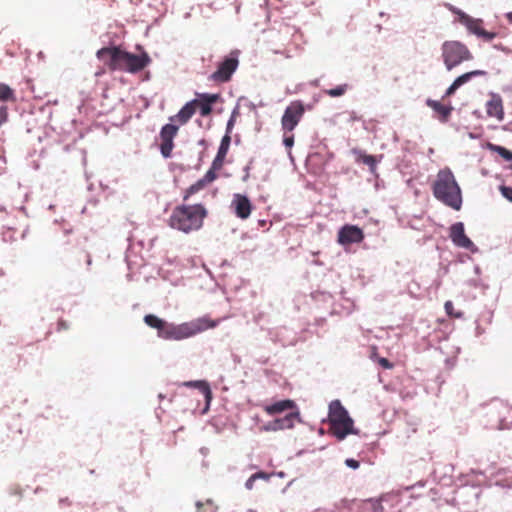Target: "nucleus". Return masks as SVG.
<instances>
[{
	"label": "nucleus",
	"instance_id": "obj_1",
	"mask_svg": "<svg viewBox=\"0 0 512 512\" xmlns=\"http://www.w3.org/2000/svg\"><path fill=\"white\" fill-rule=\"evenodd\" d=\"M144 322L150 328L157 330L158 337L165 340L180 341L215 328L220 323V320H213L208 316H203L181 324H174L154 314H147L144 316Z\"/></svg>",
	"mask_w": 512,
	"mask_h": 512
},
{
	"label": "nucleus",
	"instance_id": "obj_2",
	"mask_svg": "<svg viewBox=\"0 0 512 512\" xmlns=\"http://www.w3.org/2000/svg\"><path fill=\"white\" fill-rule=\"evenodd\" d=\"M96 56L110 71L120 70L129 73L140 72L151 61L147 53L135 55L118 46L103 47L97 51Z\"/></svg>",
	"mask_w": 512,
	"mask_h": 512
},
{
	"label": "nucleus",
	"instance_id": "obj_3",
	"mask_svg": "<svg viewBox=\"0 0 512 512\" xmlns=\"http://www.w3.org/2000/svg\"><path fill=\"white\" fill-rule=\"evenodd\" d=\"M433 194L445 205L454 210H460L462 205L461 189L450 169L445 168L438 172L433 184Z\"/></svg>",
	"mask_w": 512,
	"mask_h": 512
},
{
	"label": "nucleus",
	"instance_id": "obj_4",
	"mask_svg": "<svg viewBox=\"0 0 512 512\" xmlns=\"http://www.w3.org/2000/svg\"><path fill=\"white\" fill-rule=\"evenodd\" d=\"M206 215V209L200 204L180 205L174 208L169 225L174 229L189 233L202 227Z\"/></svg>",
	"mask_w": 512,
	"mask_h": 512
},
{
	"label": "nucleus",
	"instance_id": "obj_5",
	"mask_svg": "<svg viewBox=\"0 0 512 512\" xmlns=\"http://www.w3.org/2000/svg\"><path fill=\"white\" fill-rule=\"evenodd\" d=\"M330 432L338 439L343 440L349 434H357L354 429V421L339 400H333L329 404Z\"/></svg>",
	"mask_w": 512,
	"mask_h": 512
},
{
	"label": "nucleus",
	"instance_id": "obj_6",
	"mask_svg": "<svg viewBox=\"0 0 512 512\" xmlns=\"http://www.w3.org/2000/svg\"><path fill=\"white\" fill-rule=\"evenodd\" d=\"M441 51L444 65L448 71L473 58L467 46L459 41H445L441 46Z\"/></svg>",
	"mask_w": 512,
	"mask_h": 512
},
{
	"label": "nucleus",
	"instance_id": "obj_7",
	"mask_svg": "<svg viewBox=\"0 0 512 512\" xmlns=\"http://www.w3.org/2000/svg\"><path fill=\"white\" fill-rule=\"evenodd\" d=\"M239 65L238 52L232 51L229 56L225 57L219 64L215 72L209 79L216 83H225L231 79L232 74Z\"/></svg>",
	"mask_w": 512,
	"mask_h": 512
},
{
	"label": "nucleus",
	"instance_id": "obj_8",
	"mask_svg": "<svg viewBox=\"0 0 512 512\" xmlns=\"http://www.w3.org/2000/svg\"><path fill=\"white\" fill-rule=\"evenodd\" d=\"M452 11L459 15L460 23L465 25L471 33L477 35L478 37H482L486 41H492L497 36L495 32L486 31L482 27V20L474 19L460 10L453 9Z\"/></svg>",
	"mask_w": 512,
	"mask_h": 512
},
{
	"label": "nucleus",
	"instance_id": "obj_9",
	"mask_svg": "<svg viewBox=\"0 0 512 512\" xmlns=\"http://www.w3.org/2000/svg\"><path fill=\"white\" fill-rule=\"evenodd\" d=\"M178 126L168 123L160 130V152L164 158H170L174 148V138L178 133Z\"/></svg>",
	"mask_w": 512,
	"mask_h": 512
},
{
	"label": "nucleus",
	"instance_id": "obj_10",
	"mask_svg": "<svg viewBox=\"0 0 512 512\" xmlns=\"http://www.w3.org/2000/svg\"><path fill=\"white\" fill-rule=\"evenodd\" d=\"M365 235L361 228L356 225L346 224L342 226L337 235V242L342 246L360 243Z\"/></svg>",
	"mask_w": 512,
	"mask_h": 512
},
{
	"label": "nucleus",
	"instance_id": "obj_11",
	"mask_svg": "<svg viewBox=\"0 0 512 512\" xmlns=\"http://www.w3.org/2000/svg\"><path fill=\"white\" fill-rule=\"evenodd\" d=\"M449 237L457 247L474 251L475 245L465 234L464 224L462 222H456L451 225L449 229Z\"/></svg>",
	"mask_w": 512,
	"mask_h": 512
},
{
	"label": "nucleus",
	"instance_id": "obj_12",
	"mask_svg": "<svg viewBox=\"0 0 512 512\" xmlns=\"http://www.w3.org/2000/svg\"><path fill=\"white\" fill-rule=\"evenodd\" d=\"M196 95L197 98L192 100L196 101L195 109H199L203 117L210 115L212 113V105L219 100L220 95L210 93H197Z\"/></svg>",
	"mask_w": 512,
	"mask_h": 512
},
{
	"label": "nucleus",
	"instance_id": "obj_13",
	"mask_svg": "<svg viewBox=\"0 0 512 512\" xmlns=\"http://www.w3.org/2000/svg\"><path fill=\"white\" fill-rule=\"evenodd\" d=\"M486 113L489 117L495 118L498 121L504 119L503 100L499 94L492 93L489 100L486 102Z\"/></svg>",
	"mask_w": 512,
	"mask_h": 512
},
{
	"label": "nucleus",
	"instance_id": "obj_14",
	"mask_svg": "<svg viewBox=\"0 0 512 512\" xmlns=\"http://www.w3.org/2000/svg\"><path fill=\"white\" fill-rule=\"evenodd\" d=\"M232 205L234 206L235 214L241 219H246L251 214L252 205L245 195L235 194Z\"/></svg>",
	"mask_w": 512,
	"mask_h": 512
},
{
	"label": "nucleus",
	"instance_id": "obj_15",
	"mask_svg": "<svg viewBox=\"0 0 512 512\" xmlns=\"http://www.w3.org/2000/svg\"><path fill=\"white\" fill-rule=\"evenodd\" d=\"M195 104H196V101H189L187 102L181 109L180 111L174 115V116H171L169 118V120L171 122H178L180 125H184L186 124L191 118L192 116L195 114L196 112V109H195Z\"/></svg>",
	"mask_w": 512,
	"mask_h": 512
},
{
	"label": "nucleus",
	"instance_id": "obj_16",
	"mask_svg": "<svg viewBox=\"0 0 512 512\" xmlns=\"http://www.w3.org/2000/svg\"><path fill=\"white\" fill-rule=\"evenodd\" d=\"M426 104L437 114L439 121L443 123L448 121L453 110L451 105H444L441 102L432 99H428Z\"/></svg>",
	"mask_w": 512,
	"mask_h": 512
},
{
	"label": "nucleus",
	"instance_id": "obj_17",
	"mask_svg": "<svg viewBox=\"0 0 512 512\" xmlns=\"http://www.w3.org/2000/svg\"><path fill=\"white\" fill-rule=\"evenodd\" d=\"M230 143H231V136L224 135V137L221 140L220 146L218 148L216 157L214 158V160L212 162L213 169H221L222 168V166L224 164L225 157L229 150Z\"/></svg>",
	"mask_w": 512,
	"mask_h": 512
},
{
	"label": "nucleus",
	"instance_id": "obj_18",
	"mask_svg": "<svg viewBox=\"0 0 512 512\" xmlns=\"http://www.w3.org/2000/svg\"><path fill=\"white\" fill-rule=\"evenodd\" d=\"M305 112V107L300 101L290 103V131L298 124Z\"/></svg>",
	"mask_w": 512,
	"mask_h": 512
},
{
	"label": "nucleus",
	"instance_id": "obj_19",
	"mask_svg": "<svg viewBox=\"0 0 512 512\" xmlns=\"http://www.w3.org/2000/svg\"><path fill=\"white\" fill-rule=\"evenodd\" d=\"M188 387H196L200 390V392L204 395L207 405H209L212 400V391L211 388L206 381H190L185 383Z\"/></svg>",
	"mask_w": 512,
	"mask_h": 512
},
{
	"label": "nucleus",
	"instance_id": "obj_20",
	"mask_svg": "<svg viewBox=\"0 0 512 512\" xmlns=\"http://www.w3.org/2000/svg\"><path fill=\"white\" fill-rule=\"evenodd\" d=\"M288 409V400H282L272 405L265 406L264 410L267 414L274 416Z\"/></svg>",
	"mask_w": 512,
	"mask_h": 512
},
{
	"label": "nucleus",
	"instance_id": "obj_21",
	"mask_svg": "<svg viewBox=\"0 0 512 512\" xmlns=\"http://www.w3.org/2000/svg\"><path fill=\"white\" fill-rule=\"evenodd\" d=\"M482 75H485V71H482V70L470 71V72L464 73V74L460 75L459 77H457L454 80V83L459 88L462 85H464L467 82H469L473 77H475V76H482Z\"/></svg>",
	"mask_w": 512,
	"mask_h": 512
},
{
	"label": "nucleus",
	"instance_id": "obj_22",
	"mask_svg": "<svg viewBox=\"0 0 512 512\" xmlns=\"http://www.w3.org/2000/svg\"><path fill=\"white\" fill-rule=\"evenodd\" d=\"M486 147L497 154H499L502 158H504L506 161L512 160V151L506 149L503 146H499L493 143H487Z\"/></svg>",
	"mask_w": 512,
	"mask_h": 512
},
{
	"label": "nucleus",
	"instance_id": "obj_23",
	"mask_svg": "<svg viewBox=\"0 0 512 512\" xmlns=\"http://www.w3.org/2000/svg\"><path fill=\"white\" fill-rule=\"evenodd\" d=\"M287 421H288V416H285L284 418L275 419L271 422H268L265 425V429L267 431H277V430L285 429L287 427Z\"/></svg>",
	"mask_w": 512,
	"mask_h": 512
},
{
	"label": "nucleus",
	"instance_id": "obj_24",
	"mask_svg": "<svg viewBox=\"0 0 512 512\" xmlns=\"http://www.w3.org/2000/svg\"><path fill=\"white\" fill-rule=\"evenodd\" d=\"M0 100L15 101L14 91L6 84L0 82Z\"/></svg>",
	"mask_w": 512,
	"mask_h": 512
},
{
	"label": "nucleus",
	"instance_id": "obj_25",
	"mask_svg": "<svg viewBox=\"0 0 512 512\" xmlns=\"http://www.w3.org/2000/svg\"><path fill=\"white\" fill-rule=\"evenodd\" d=\"M347 89L348 85L342 84L335 88L325 90V94H327L330 97H340L346 93Z\"/></svg>",
	"mask_w": 512,
	"mask_h": 512
},
{
	"label": "nucleus",
	"instance_id": "obj_26",
	"mask_svg": "<svg viewBox=\"0 0 512 512\" xmlns=\"http://www.w3.org/2000/svg\"><path fill=\"white\" fill-rule=\"evenodd\" d=\"M444 309H445L446 314L451 318H462L463 317V312L456 311L454 309V305H453L452 301H450V300L445 302Z\"/></svg>",
	"mask_w": 512,
	"mask_h": 512
},
{
	"label": "nucleus",
	"instance_id": "obj_27",
	"mask_svg": "<svg viewBox=\"0 0 512 512\" xmlns=\"http://www.w3.org/2000/svg\"><path fill=\"white\" fill-rule=\"evenodd\" d=\"M205 187V185L203 184V182L201 180H198L196 183H194L193 185H191L186 191H185V194H184V200L186 201L191 195L199 192L200 190H202L203 188Z\"/></svg>",
	"mask_w": 512,
	"mask_h": 512
},
{
	"label": "nucleus",
	"instance_id": "obj_28",
	"mask_svg": "<svg viewBox=\"0 0 512 512\" xmlns=\"http://www.w3.org/2000/svg\"><path fill=\"white\" fill-rule=\"evenodd\" d=\"M357 161L369 166L371 170H373L376 166V159L372 155L361 153L359 154Z\"/></svg>",
	"mask_w": 512,
	"mask_h": 512
},
{
	"label": "nucleus",
	"instance_id": "obj_29",
	"mask_svg": "<svg viewBox=\"0 0 512 512\" xmlns=\"http://www.w3.org/2000/svg\"><path fill=\"white\" fill-rule=\"evenodd\" d=\"M238 116H239V110H238V108H235L232 111L231 116H230V118H229V120L227 122L226 134L225 135H229L230 136Z\"/></svg>",
	"mask_w": 512,
	"mask_h": 512
},
{
	"label": "nucleus",
	"instance_id": "obj_30",
	"mask_svg": "<svg viewBox=\"0 0 512 512\" xmlns=\"http://www.w3.org/2000/svg\"><path fill=\"white\" fill-rule=\"evenodd\" d=\"M215 170H216V169H213V166H212V167H211V168L206 172V174L203 176V178H202V179H200V180L203 182V184H204L205 186H206L207 184H209V183L213 182V181L216 179L217 175H216V173H215Z\"/></svg>",
	"mask_w": 512,
	"mask_h": 512
},
{
	"label": "nucleus",
	"instance_id": "obj_31",
	"mask_svg": "<svg viewBox=\"0 0 512 512\" xmlns=\"http://www.w3.org/2000/svg\"><path fill=\"white\" fill-rule=\"evenodd\" d=\"M289 408H290V422H292L293 420H297L300 422L301 419L299 417L298 408L292 400H290Z\"/></svg>",
	"mask_w": 512,
	"mask_h": 512
},
{
	"label": "nucleus",
	"instance_id": "obj_32",
	"mask_svg": "<svg viewBox=\"0 0 512 512\" xmlns=\"http://www.w3.org/2000/svg\"><path fill=\"white\" fill-rule=\"evenodd\" d=\"M499 190L503 197L512 202V187L502 185L500 186Z\"/></svg>",
	"mask_w": 512,
	"mask_h": 512
},
{
	"label": "nucleus",
	"instance_id": "obj_33",
	"mask_svg": "<svg viewBox=\"0 0 512 512\" xmlns=\"http://www.w3.org/2000/svg\"><path fill=\"white\" fill-rule=\"evenodd\" d=\"M8 113H7V107L1 106L0 107V126L7 121Z\"/></svg>",
	"mask_w": 512,
	"mask_h": 512
},
{
	"label": "nucleus",
	"instance_id": "obj_34",
	"mask_svg": "<svg viewBox=\"0 0 512 512\" xmlns=\"http://www.w3.org/2000/svg\"><path fill=\"white\" fill-rule=\"evenodd\" d=\"M345 464H346L348 467L352 468V469H357V468H359V466H360L359 461H357V460H355V459H352V458H348V459H346V460H345Z\"/></svg>",
	"mask_w": 512,
	"mask_h": 512
},
{
	"label": "nucleus",
	"instance_id": "obj_35",
	"mask_svg": "<svg viewBox=\"0 0 512 512\" xmlns=\"http://www.w3.org/2000/svg\"><path fill=\"white\" fill-rule=\"evenodd\" d=\"M69 328V325L68 323L63 320V319H60L57 323V330L58 331H63V330H67Z\"/></svg>",
	"mask_w": 512,
	"mask_h": 512
},
{
	"label": "nucleus",
	"instance_id": "obj_36",
	"mask_svg": "<svg viewBox=\"0 0 512 512\" xmlns=\"http://www.w3.org/2000/svg\"><path fill=\"white\" fill-rule=\"evenodd\" d=\"M379 364L385 369H391L393 367V364L390 363L389 360L386 358H380Z\"/></svg>",
	"mask_w": 512,
	"mask_h": 512
},
{
	"label": "nucleus",
	"instance_id": "obj_37",
	"mask_svg": "<svg viewBox=\"0 0 512 512\" xmlns=\"http://www.w3.org/2000/svg\"><path fill=\"white\" fill-rule=\"evenodd\" d=\"M458 89L457 85L453 82L446 90L445 96H451Z\"/></svg>",
	"mask_w": 512,
	"mask_h": 512
},
{
	"label": "nucleus",
	"instance_id": "obj_38",
	"mask_svg": "<svg viewBox=\"0 0 512 512\" xmlns=\"http://www.w3.org/2000/svg\"><path fill=\"white\" fill-rule=\"evenodd\" d=\"M256 481V476H250L245 483V487L251 490L254 486V482Z\"/></svg>",
	"mask_w": 512,
	"mask_h": 512
},
{
	"label": "nucleus",
	"instance_id": "obj_39",
	"mask_svg": "<svg viewBox=\"0 0 512 512\" xmlns=\"http://www.w3.org/2000/svg\"><path fill=\"white\" fill-rule=\"evenodd\" d=\"M282 125L284 129H286V127L288 126V108H286V110L283 113Z\"/></svg>",
	"mask_w": 512,
	"mask_h": 512
},
{
	"label": "nucleus",
	"instance_id": "obj_40",
	"mask_svg": "<svg viewBox=\"0 0 512 512\" xmlns=\"http://www.w3.org/2000/svg\"><path fill=\"white\" fill-rule=\"evenodd\" d=\"M252 476H256V480H257V479H260V478H262V479H268V477H269V476H268L266 473H264V472H257V473H255V474H253Z\"/></svg>",
	"mask_w": 512,
	"mask_h": 512
},
{
	"label": "nucleus",
	"instance_id": "obj_41",
	"mask_svg": "<svg viewBox=\"0 0 512 512\" xmlns=\"http://www.w3.org/2000/svg\"><path fill=\"white\" fill-rule=\"evenodd\" d=\"M84 257L86 259L87 266H91V264H92L91 255L88 252H84Z\"/></svg>",
	"mask_w": 512,
	"mask_h": 512
},
{
	"label": "nucleus",
	"instance_id": "obj_42",
	"mask_svg": "<svg viewBox=\"0 0 512 512\" xmlns=\"http://www.w3.org/2000/svg\"><path fill=\"white\" fill-rule=\"evenodd\" d=\"M283 144L288 147V136L286 135V133H284L283 135Z\"/></svg>",
	"mask_w": 512,
	"mask_h": 512
},
{
	"label": "nucleus",
	"instance_id": "obj_43",
	"mask_svg": "<svg viewBox=\"0 0 512 512\" xmlns=\"http://www.w3.org/2000/svg\"><path fill=\"white\" fill-rule=\"evenodd\" d=\"M506 19L508 20L509 23L512 24V12L506 14Z\"/></svg>",
	"mask_w": 512,
	"mask_h": 512
},
{
	"label": "nucleus",
	"instance_id": "obj_44",
	"mask_svg": "<svg viewBox=\"0 0 512 512\" xmlns=\"http://www.w3.org/2000/svg\"><path fill=\"white\" fill-rule=\"evenodd\" d=\"M289 145H290V147H292V145H293V139L291 137H290Z\"/></svg>",
	"mask_w": 512,
	"mask_h": 512
},
{
	"label": "nucleus",
	"instance_id": "obj_45",
	"mask_svg": "<svg viewBox=\"0 0 512 512\" xmlns=\"http://www.w3.org/2000/svg\"><path fill=\"white\" fill-rule=\"evenodd\" d=\"M197 507H198V509H200L202 507V504L201 503H197Z\"/></svg>",
	"mask_w": 512,
	"mask_h": 512
},
{
	"label": "nucleus",
	"instance_id": "obj_46",
	"mask_svg": "<svg viewBox=\"0 0 512 512\" xmlns=\"http://www.w3.org/2000/svg\"><path fill=\"white\" fill-rule=\"evenodd\" d=\"M249 512H256V511L250 510Z\"/></svg>",
	"mask_w": 512,
	"mask_h": 512
},
{
	"label": "nucleus",
	"instance_id": "obj_47",
	"mask_svg": "<svg viewBox=\"0 0 512 512\" xmlns=\"http://www.w3.org/2000/svg\"><path fill=\"white\" fill-rule=\"evenodd\" d=\"M197 512H200L199 510Z\"/></svg>",
	"mask_w": 512,
	"mask_h": 512
},
{
	"label": "nucleus",
	"instance_id": "obj_48",
	"mask_svg": "<svg viewBox=\"0 0 512 512\" xmlns=\"http://www.w3.org/2000/svg\"><path fill=\"white\" fill-rule=\"evenodd\" d=\"M511 169H512V165H511Z\"/></svg>",
	"mask_w": 512,
	"mask_h": 512
}]
</instances>
